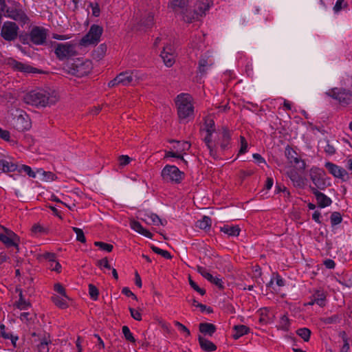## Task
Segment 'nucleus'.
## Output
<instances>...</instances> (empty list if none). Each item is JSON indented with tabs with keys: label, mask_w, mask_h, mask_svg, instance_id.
<instances>
[{
	"label": "nucleus",
	"mask_w": 352,
	"mask_h": 352,
	"mask_svg": "<svg viewBox=\"0 0 352 352\" xmlns=\"http://www.w3.org/2000/svg\"><path fill=\"white\" fill-rule=\"evenodd\" d=\"M23 100L28 104L37 107H45L54 104L58 100V96L55 91L36 89L26 94Z\"/></svg>",
	"instance_id": "f257e3e1"
},
{
	"label": "nucleus",
	"mask_w": 352,
	"mask_h": 352,
	"mask_svg": "<svg viewBox=\"0 0 352 352\" xmlns=\"http://www.w3.org/2000/svg\"><path fill=\"white\" fill-rule=\"evenodd\" d=\"M67 70L72 75L82 77L89 74L92 69V63L89 60L77 59L67 65Z\"/></svg>",
	"instance_id": "f03ea898"
},
{
	"label": "nucleus",
	"mask_w": 352,
	"mask_h": 352,
	"mask_svg": "<svg viewBox=\"0 0 352 352\" xmlns=\"http://www.w3.org/2000/svg\"><path fill=\"white\" fill-rule=\"evenodd\" d=\"M177 113L180 119H186L193 113L194 107L189 94H181L176 100Z\"/></svg>",
	"instance_id": "7ed1b4c3"
},
{
	"label": "nucleus",
	"mask_w": 352,
	"mask_h": 352,
	"mask_svg": "<svg viewBox=\"0 0 352 352\" xmlns=\"http://www.w3.org/2000/svg\"><path fill=\"white\" fill-rule=\"evenodd\" d=\"M137 71H126L119 74L114 79L108 83L109 87L122 85L123 86H128L130 85H134L138 82L139 76Z\"/></svg>",
	"instance_id": "20e7f679"
},
{
	"label": "nucleus",
	"mask_w": 352,
	"mask_h": 352,
	"mask_svg": "<svg viewBox=\"0 0 352 352\" xmlns=\"http://www.w3.org/2000/svg\"><path fill=\"white\" fill-rule=\"evenodd\" d=\"M161 177L165 182L180 184L184 178V173L176 166L168 164L162 170Z\"/></svg>",
	"instance_id": "39448f33"
},
{
	"label": "nucleus",
	"mask_w": 352,
	"mask_h": 352,
	"mask_svg": "<svg viewBox=\"0 0 352 352\" xmlns=\"http://www.w3.org/2000/svg\"><path fill=\"white\" fill-rule=\"evenodd\" d=\"M5 12L6 16L17 21L20 25H23L30 21L29 17L25 13L19 4H14L11 6L2 7Z\"/></svg>",
	"instance_id": "423d86ee"
},
{
	"label": "nucleus",
	"mask_w": 352,
	"mask_h": 352,
	"mask_svg": "<svg viewBox=\"0 0 352 352\" xmlns=\"http://www.w3.org/2000/svg\"><path fill=\"white\" fill-rule=\"evenodd\" d=\"M326 95L338 100L343 106L352 103V91L344 88H333L327 91Z\"/></svg>",
	"instance_id": "0eeeda50"
},
{
	"label": "nucleus",
	"mask_w": 352,
	"mask_h": 352,
	"mask_svg": "<svg viewBox=\"0 0 352 352\" xmlns=\"http://www.w3.org/2000/svg\"><path fill=\"white\" fill-rule=\"evenodd\" d=\"M102 32V27L95 24L92 25L89 32L80 41V44L82 46L97 45L100 41Z\"/></svg>",
	"instance_id": "6e6552de"
},
{
	"label": "nucleus",
	"mask_w": 352,
	"mask_h": 352,
	"mask_svg": "<svg viewBox=\"0 0 352 352\" xmlns=\"http://www.w3.org/2000/svg\"><path fill=\"white\" fill-rule=\"evenodd\" d=\"M54 53L60 60L74 56L77 54L75 45L69 43H57Z\"/></svg>",
	"instance_id": "1a4fd4ad"
},
{
	"label": "nucleus",
	"mask_w": 352,
	"mask_h": 352,
	"mask_svg": "<svg viewBox=\"0 0 352 352\" xmlns=\"http://www.w3.org/2000/svg\"><path fill=\"white\" fill-rule=\"evenodd\" d=\"M19 27L14 22L6 21L3 23L1 36L7 41H14L17 38Z\"/></svg>",
	"instance_id": "9d476101"
},
{
	"label": "nucleus",
	"mask_w": 352,
	"mask_h": 352,
	"mask_svg": "<svg viewBox=\"0 0 352 352\" xmlns=\"http://www.w3.org/2000/svg\"><path fill=\"white\" fill-rule=\"evenodd\" d=\"M47 36V30L40 26H34L30 32L31 42L37 45H43Z\"/></svg>",
	"instance_id": "9b49d317"
},
{
	"label": "nucleus",
	"mask_w": 352,
	"mask_h": 352,
	"mask_svg": "<svg viewBox=\"0 0 352 352\" xmlns=\"http://www.w3.org/2000/svg\"><path fill=\"white\" fill-rule=\"evenodd\" d=\"M310 179L313 184L315 185L314 188L317 190H324L327 188V184L324 179V172L318 168H312L310 170Z\"/></svg>",
	"instance_id": "f8f14e48"
},
{
	"label": "nucleus",
	"mask_w": 352,
	"mask_h": 352,
	"mask_svg": "<svg viewBox=\"0 0 352 352\" xmlns=\"http://www.w3.org/2000/svg\"><path fill=\"white\" fill-rule=\"evenodd\" d=\"M4 233H0V241L8 248L14 246L19 250V237L8 229L4 228Z\"/></svg>",
	"instance_id": "ddd939ff"
},
{
	"label": "nucleus",
	"mask_w": 352,
	"mask_h": 352,
	"mask_svg": "<svg viewBox=\"0 0 352 352\" xmlns=\"http://www.w3.org/2000/svg\"><path fill=\"white\" fill-rule=\"evenodd\" d=\"M324 166L334 177L340 179L344 182L348 179V173L342 167L330 162H326Z\"/></svg>",
	"instance_id": "4468645a"
},
{
	"label": "nucleus",
	"mask_w": 352,
	"mask_h": 352,
	"mask_svg": "<svg viewBox=\"0 0 352 352\" xmlns=\"http://www.w3.org/2000/svg\"><path fill=\"white\" fill-rule=\"evenodd\" d=\"M9 65L14 70L21 72L26 74L30 73H39V70L30 65L24 64L21 62L17 61L14 59H10L8 61Z\"/></svg>",
	"instance_id": "2eb2a0df"
},
{
	"label": "nucleus",
	"mask_w": 352,
	"mask_h": 352,
	"mask_svg": "<svg viewBox=\"0 0 352 352\" xmlns=\"http://www.w3.org/2000/svg\"><path fill=\"white\" fill-rule=\"evenodd\" d=\"M309 188L311 192L315 195L317 204L319 207L324 208L331 204V199L324 193L317 190L316 188L310 186Z\"/></svg>",
	"instance_id": "dca6fc26"
},
{
	"label": "nucleus",
	"mask_w": 352,
	"mask_h": 352,
	"mask_svg": "<svg viewBox=\"0 0 352 352\" xmlns=\"http://www.w3.org/2000/svg\"><path fill=\"white\" fill-rule=\"evenodd\" d=\"M160 56L167 67H171L175 61V55L170 45L164 47Z\"/></svg>",
	"instance_id": "f3484780"
},
{
	"label": "nucleus",
	"mask_w": 352,
	"mask_h": 352,
	"mask_svg": "<svg viewBox=\"0 0 352 352\" xmlns=\"http://www.w3.org/2000/svg\"><path fill=\"white\" fill-rule=\"evenodd\" d=\"M15 127L18 131L28 130L31 127V123L27 115H19L15 120Z\"/></svg>",
	"instance_id": "a211bd4d"
},
{
	"label": "nucleus",
	"mask_w": 352,
	"mask_h": 352,
	"mask_svg": "<svg viewBox=\"0 0 352 352\" xmlns=\"http://www.w3.org/2000/svg\"><path fill=\"white\" fill-rule=\"evenodd\" d=\"M188 0H172L170 7L177 14H184V10L188 12Z\"/></svg>",
	"instance_id": "6ab92c4d"
},
{
	"label": "nucleus",
	"mask_w": 352,
	"mask_h": 352,
	"mask_svg": "<svg viewBox=\"0 0 352 352\" xmlns=\"http://www.w3.org/2000/svg\"><path fill=\"white\" fill-rule=\"evenodd\" d=\"M130 227L133 230L136 231L137 232L140 233V234L151 239L153 236V234L149 232L148 230L144 229L142 226L140 224V223L138 221L133 220L130 222Z\"/></svg>",
	"instance_id": "aec40b11"
},
{
	"label": "nucleus",
	"mask_w": 352,
	"mask_h": 352,
	"mask_svg": "<svg viewBox=\"0 0 352 352\" xmlns=\"http://www.w3.org/2000/svg\"><path fill=\"white\" fill-rule=\"evenodd\" d=\"M198 340L201 349L204 351L211 352L217 349V346L213 342L201 336H199Z\"/></svg>",
	"instance_id": "412c9836"
},
{
	"label": "nucleus",
	"mask_w": 352,
	"mask_h": 352,
	"mask_svg": "<svg viewBox=\"0 0 352 352\" xmlns=\"http://www.w3.org/2000/svg\"><path fill=\"white\" fill-rule=\"evenodd\" d=\"M211 3L212 0H198L195 10L202 16L209 10Z\"/></svg>",
	"instance_id": "4be33fe9"
},
{
	"label": "nucleus",
	"mask_w": 352,
	"mask_h": 352,
	"mask_svg": "<svg viewBox=\"0 0 352 352\" xmlns=\"http://www.w3.org/2000/svg\"><path fill=\"white\" fill-rule=\"evenodd\" d=\"M199 331L205 335L212 336L216 331V326L212 323L201 322L199 325Z\"/></svg>",
	"instance_id": "5701e85b"
},
{
	"label": "nucleus",
	"mask_w": 352,
	"mask_h": 352,
	"mask_svg": "<svg viewBox=\"0 0 352 352\" xmlns=\"http://www.w3.org/2000/svg\"><path fill=\"white\" fill-rule=\"evenodd\" d=\"M17 164L6 160H0V170L4 173L14 172L17 169Z\"/></svg>",
	"instance_id": "b1692460"
},
{
	"label": "nucleus",
	"mask_w": 352,
	"mask_h": 352,
	"mask_svg": "<svg viewBox=\"0 0 352 352\" xmlns=\"http://www.w3.org/2000/svg\"><path fill=\"white\" fill-rule=\"evenodd\" d=\"M220 230L228 236H236L239 235L240 228L238 226L224 225L220 228Z\"/></svg>",
	"instance_id": "393cba45"
},
{
	"label": "nucleus",
	"mask_w": 352,
	"mask_h": 352,
	"mask_svg": "<svg viewBox=\"0 0 352 352\" xmlns=\"http://www.w3.org/2000/svg\"><path fill=\"white\" fill-rule=\"evenodd\" d=\"M179 15L182 16L184 21L187 23H191L193 20H197L201 16L195 10L192 11L188 8V12L184 10V14H180Z\"/></svg>",
	"instance_id": "a878e982"
},
{
	"label": "nucleus",
	"mask_w": 352,
	"mask_h": 352,
	"mask_svg": "<svg viewBox=\"0 0 352 352\" xmlns=\"http://www.w3.org/2000/svg\"><path fill=\"white\" fill-rule=\"evenodd\" d=\"M170 142L175 143V145L173 146V148L178 154H181V153L188 151L190 148V144L188 142H179L173 140H170Z\"/></svg>",
	"instance_id": "bb28decb"
},
{
	"label": "nucleus",
	"mask_w": 352,
	"mask_h": 352,
	"mask_svg": "<svg viewBox=\"0 0 352 352\" xmlns=\"http://www.w3.org/2000/svg\"><path fill=\"white\" fill-rule=\"evenodd\" d=\"M230 131L226 128H223L222 131V139L220 144V146L221 150L225 151L228 148V145L230 144Z\"/></svg>",
	"instance_id": "cd10ccee"
},
{
	"label": "nucleus",
	"mask_w": 352,
	"mask_h": 352,
	"mask_svg": "<svg viewBox=\"0 0 352 352\" xmlns=\"http://www.w3.org/2000/svg\"><path fill=\"white\" fill-rule=\"evenodd\" d=\"M314 302L322 307L325 305L326 295L322 291L317 290L313 295Z\"/></svg>",
	"instance_id": "c85d7f7f"
},
{
	"label": "nucleus",
	"mask_w": 352,
	"mask_h": 352,
	"mask_svg": "<svg viewBox=\"0 0 352 352\" xmlns=\"http://www.w3.org/2000/svg\"><path fill=\"white\" fill-rule=\"evenodd\" d=\"M285 155L289 162L294 164H298V162L300 159L298 157L297 153L289 147L286 148Z\"/></svg>",
	"instance_id": "c756f323"
},
{
	"label": "nucleus",
	"mask_w": 352,
	"mask_h": 352,
	"mask_svg": "<svg viewBox=\"0 0 352 352\" xmlns=\"http://www.w3.org/2000/svg\"><path fill=\"white\" fill-rule=\"evenodd\" d=\"M234 330L235 331V333L233 335V338L236 340L240 337L247 334L250 329L247 326L241 324L234 326Z\"/></svg>",
	"instance_id": "7c9ffc66"
},
{
	"label": "nucleus",
	"mask_w": 352,
	"mask_h": 352,
	"mask_svg": "<svg viewBox=\"0 0 352 352\" xmlns=\"http://www.w3.org/2000/svg\"><path fill=\"white\" fill-rule=\"evenodd\" d=\"M289 177L294 186L301 187L304 185V179L296 172L291 171L289 173Z\"/></svg>",
	"instance_id": "2f4dec72"
},
{
	"label": "nucleus",
	"mask_w": 352,
	"mask_h": 352,
	"mask_svg": "<svg viewBox=\"0 0 352 352\" xmlns=\"http://www.w3.org/2000/svg\"><path fill=\"white\" fill-rule=\"evenodd\" d=\"M144 221L148 224H153L155 226L164 225L163 221L156 214L153 213L146 215V218Z\"/></svg>",
	"instance_id": "473e14b6"
},
{
	"label": "nucleus",
	"mask_w": 352,
	"mask_h": 352,
	"mask_svg": "<svg viewBox=\"0 0 352 352\" xmlns=\"http://www.w3.org/2000/svg\"><path fill=\"white\" fill-rule=\"evenodd\" d=\"M15 306L21 310H26L31 306V304L24 299L22 291L19 292V300L15 302Z\"/></svg>",
	"instance_id": "72a5a7b5"
},
{
	"label": "nucleus",
	"mask_w": 352,
	"mask_h": 352,
	"mask_svg": "<svg viewBox=\"0 0 352 352\" xmlns=\"http://www.w3.org/2000/svg\"><path fill=\"white\" fill-rule=\"evenodd\" d=\"M154 23V16L152 13H148L140 21V26L144 28H151Z\"/></svg>",
	"instance_id": "f704fd0d"
},
{
	"label": "nucleus",
	"mask_w": 352,
	"mask_h": 352,
	"mask_svg": "<svg viewBox=\"0 0 352 352\" xmlns=\"http://www.w3.org/2000/svg\"><path fill=\"white\" fill-rule=\"evenodd\" d=\"M67 298L63 296H54L52 297L53 302L60 309H66L68 307V304L66 300Z\"/></svg>",
	"instance_id": "c9c22d12"
},
{
	"label": "nucleus",
	"mask_w": 352,
	"mask_h": 352,
	"mask_svg": "<svg viewBox=\"0 0 352 352\" xmlns=\"http://www.w3.org/2000/svg\"><path fill=\"white\" fill-rule=\"evenodd\" d=\"M211 223V219L208 216H204L202 219L197 221L196 226L200 229L206 230L207 228H210Z\"/></svg>",
	"instance_id": "e433bc0d"
},
{
	"label": "nucleus",
	"mask_w": 352,
	"mask_h": 352,
	"mask_svg": "<svg viewBox=\"0 0 352 352\" xmlns=\"http://www.w3.org/2000/svg\"><path fill=\"white\" fill-rule=\"evenodd\" d=\"M0 337L4 339H10L14 346L16 345V342L18 340L17 336L14 337L6 331V326L3 324H0Z\"/></svg>",
	"instance_id": "4c0bfd02"
},
{
	"label": "nucleus",
	"mask_w": 352,
	"mask_h": 352,
	"mask_svg": "<svg viewBox=\"0 0 352 352\" xmlns=\"http://www.w3.org/2000/svg\"><path fill=\"white\" fill-rule=\"evenodd\" d=\"M320 320L325 324H336L340 322L341 318L340 315L335 314L329 317L322 318Z\"/></svg>",
	"instance_id": "58836bf2"
},
{
	"label": "nucleus",
	"mask_w": 352,
	"mask_h": 352,
	"mask_svg": "<svg viewBox=\"0 0 352 352\" xmlns=\"http://www.w3.org/2000/svg\"><path fill=\"white\" fill-rule=\"evenodd\" d=\"M296 333L303 339L305 342H307L310 338L311 331L308 328H300L296 331Z\"/></svg>",
	"instance_id": "ea45409f"
},
{
	"label": "nucleus",
	"mask_w": 352,
	"mask_h": 352,
	"mask_svg": "<svg viewBox=\"0 0 352 352\" xmlns=\"http://www.w3.org/2000/svg\"><path fill=\"white\" fill-rule=\"evenodd\" d=\"M210 64L208 63V60L206 58H201L199 60V72L201 74H204L206 72L208 67Z\"/></svg>",
	"instance_id": "a19ab883"
},
{
	"label": "nucleus",
	"mask_w": 352,
	"mask_h": 352,
	"mask_svg": "<svg viewBox=\"0 0 352 352\" xmlns=\"http://www.w3.org/2000/svg\"><path fill=\"white\" fill-rule=\"evenodd\" d=\"M330 219H331V226H335L342 222V216L340 212H333L331 214Z\"/></svg>",
	"instance_id": "79ce46f5"
},
{
	"label": "nucleus",
	"mask_w": 352,
	"mask_h": 352,
	"mask_svg": "<svg viewBox=\"0 0 352 352\" xmlns=\"http://www.w3.org/2000/svg\"><path fill=\"white\" fill-rule=\"evenodd\" d=\"M94 245L102 250L106 251L107 252H111L113 248V246L111 244L106 243L102 241H96L94 242Z\"/></svg>",
	"instance_id": "37998d69"
},
{
	"label": "nucleus",
	"mask_w": 352,
	"mask_h": 352,
	"mask_svg": "<svg viewBox=\"0 0 352 352\" xmlns=\"http://www.w3.org/2000/svg\"><path fill=\"white\" fill-rule=\"evenodd\" d=\"M289 327V320L288 317L283 315L280 320L279 329L283 331H288Z\"/></svg>",
	"instance_id": "c03bdc74"
},
{
	"label": "nucleus",
	"mask_w": 352,
	"mask_h": 352,
	"mask_svg": "<svg viewBox=\"0 0 352 352\" xmlns=\"http://www.w3.org/2000/svg\"><path fill=\"white\" fill-rule=\"evenodd\" d=\"M197 272L209 282L213 278V276L208 272V270L201 266H197Z\"/></svg>",
	"instance_id": "a18cd8bd"
},
{
	"label": "nucleus",
	"mask_w": 352,
	"mask_h": 352,
	"mask_svg": "<svg viewBox=\"0 0 352 352\" xmlns=\"http://www.w3.org/2000/svg\"><path fill=\"white\" fill-rule=\"evenodd\" d=\"M122 333L124 336V338L126 340L131 342H135V339L134 338L133 334L130 331L129 328L127 326H123L122 328Z\"/></svg>",
	"instance_id": "49530a36"
},
{
	"label": "nucleus",
	"mask_w": 352,
	"mask_h": 352,
	"mask_svg": "<svg viewBox=\"0 0 352 352\" xmlns=\"http://www.w3.org/2000/svg\"><path fill=\"white\" fill-rule=\"evenodd\" d=\"M72 230L76 234V240L81 242V243H85L86 242V238L85 236L84 232L82 229L73 227Z\"/></svg>",
	"instance_id": "de8ad7c7"
},
{
	"label": "nucleus",
	"mask_w": 352,
	"mask_h": 352,
	"mask_svg": "<svg viewBox=\"0 0 352 352\" xmlns=\"http://www.w3.org/2000/svg\"><path fill=\"white\" fill-rule=\"evenodd\" d=\"M204 125L206 133L214 131V122L212 118H206L205 120Z\"/></svg>",
	"instance_id": "09e8293b"
},
{
	"label": "nucleus",
	"mask_w": 352,
	"mask_h": 352,
	"mask_svg": "<svg viewBox=\"0 0 352 352\" xmlns=\"http://www.w3.org/2000/svg\"><path fill=\"white\" fill-rule=\"evenodd\" d=\"M322 143L325 144V146H324V152L327 154H328L329 155H332L336 153V148H335V147L333 145L330 144L329 140H324Z\"/></svg>",
	"instance_id": "8fccbe9b"
},
{
	"label": "nucleus",
	"mask_w": 352,
	"mask_h": 352,
	"mask_svg": "<svg viewBox=\"0 0 352 352\" xmlns=\"http://www.w3.org/2000/svg\"><path fill=\"white\" fill-rule=\"evenodd\" d=\"M89 294L91 299L94 300H96L98 299L99 292L95 285L92 284L89 285Z\"/></svg>",
	"instance_id": "3c124183"
},
{
	"label": "nucleus",
	"mask_w": 352,
	"mask_h": 352,
	"mask_svg": "<svg viewBox=\"0 0 352 352\" xmlns=\"http://www.w3.org/2000/svg\"><path fill=\"white\" fill-rule=\"evenodd\" d=\"M188 282L190 287L195 289L196 292L199 293L201 296H204L206 294V290L200 288L197 284L191 278L190 276L188 277Z\"/></svg>",
	"instance_id": "603ef678"
},
{
	"label": "nucleus",
	"mask_w": 352,
	"mask_h": 352,
	"mask_svg": "<svg viewBox=\"0 0 352 352\" xmlns=\"http://www.w3.org/2000/svg\"><path fill=\"white\" fill-rule=\"evenodd\" d=\"M51 342V341L47 340L45 338L43 339L41 342V343L38 345V352H49L48 344Z\"/></svg>",
	"instance_id": "864d4df0"
},
{
	"label": "nucleus",
	"mask_w": 352,
	"mask_h": 352,
	"mask_svg": "<svg viewBox=\"0 0 352 352\" xmlns=\"http://www.w3.org/2000/svg\"><path fill=\"white\" fill-rule=\"evenodd\" d=\"M21 170L24 171L29 177L32 178L36 177V175L37 173V172L35 173L29 166L27 165H22L20 171Z\"/></svg>",
	"instance_id": "5fc2aeb1"
},
{
	"label": "nucleus",
	"mask_w": 352,
	"mask_h": 352,
	"mask_svg": "<svg viewBox=\"0 0 352 352\" xmlns=\"http://www.w3.org/2000/svg\"><path fill=\"white\" fill-rule=\"evenodd\" d=\"M346 6H347V3L344 2V0H338L336 2V4L333 7V11L336 13H338L342 9V8L346 7Z\"/></svg>",
	"instance_id": "6e6d98bb"
},
{
	"label": "nucleus",
	"mask_w": 352,
	"mask_h": 352,
	"mask_svg": "<svg viewBox=\"0 0 352 352\" xmlns=\"http://www.w3.org/2000/svg\"><path fill=\"white\" fill-rule=\"evenodd\" d=\"M170 157L181 159L184 164H187V162L184 159L183 155L182 154H178L176 151H167L166 153L165 157Z\"/></svg>",
	"instance_id": "4d7b16f0"
},
{
	"label": "nucleus",
	"mask_w": 352,
	"mask_h": 352,
	"mask_svg": "<svg viewBox=\"0 0 352 352\" xmlns=\"http://www.w3.org/2000/svg\"><path fill=\"white\" fill-rule=\"evenodd\" d=\"M241 148L239 150V154H243L247 152L248 142L243 136L240 137Z\"/></svg>",
	"instance_id": "13d9d810"
},
{
	"label": "nucleus",
	"mask_w": 352,
	"mask_h": 352,
	"mask_svg": "<svg viewBox=\"0 0 352 352\" xmlns=\"http://www.w3.org/2000/svg\"><path fill=\"white\" fill-rule=\"evenodd\" d=\"M129 311L131 317L135 320L140 321L142 320V314L140 312L133 308L129 307Z\"/></svg>",
	"instance_id": "bf43d9fd"
},
{
	"label": "nucleus",
	"mask_w": 352,
	"mask_h": 352,
	"mask_svg": "<svg viewBox=\"0 0 352 352\" xmlns=\"http://www.w3.org/2000/svg\"><path fill=\"white\" fill-rule=\"evenodd\" d=\"M54 290L64 298H68L65 288L60 283H56L54 285Z\"/></svg>",
	"instance_id": "052dcab7"
},
{
	"label": "nucleus",
	"mask_w": 352,
	"mask_h": 352,
	"mask_svg": "<svg viewBox=\"0 0 352 352\" xmlns=\"http://www.w3.org/2000/svg\"><path fill=\"white\" fill-rule=\"evenodd\" d=\"M120 165L122 166H126L130 163L131 158L128 155H120L118 157Z\"/></svg>",
	"instance_id": "680f3d73"
},
{
	"label": "nucleus",
	"mask_w": 352,
	"mask_h": 352,
	"mask_svg": "<svg viewBox=\"0 0 352 352\" xmlns=\"http://www.w3.org/2000/svg\"><path fill=\"white\" fill-rule=\"evenodd\" d=\"M211 283L215 285L218 288L223 289L224 288L223 282L221 278L219 277H214L210 281Z\"/></svg>",
	"instance_id": "e2e57ef3"
},
{
	"label": "nucleus",
	"mask_w": 352,
	"mask_h": 352,
	"mask_svg": "<svg viewBox=\"0 0 352 352\" xmlns=\"http://www.w3.org/2000/svg\"><path fill=\"white\" fill-rule=\"evenodd\" d=\"M37 173L46 177L45 181L54 180V174L51 172H45L41 169L37 170Z\"/></svg>",
	"instance_id": "0e129e2a"
},
{
	"label": "nucleus",
	"mask_w": 352,
	"mask_h": 352,
	"mask_svg": "<svg viewBox=\"0 0 352 352\" xmlns=\"http://www.w3.org/2000/svg\"><path fill=\"white\" fill-rule=\"evenodd\" d=\"M174 324L176 327H177L179 329L180 331L186 333V336H190V332L189 329L186 326H184V324H182V323H180L178 321H175Z\"/></svg>",
	"instance_id": "69168bd1"
},
{
	"label": "nucleus",
	"mask_w": 352,
	"mask_h": 352,
	"mask_svg": "<svg viewBox=\"0 0 352 352\" xmlns=\"http://www.w3.org/2000/svg\"><path fill=\"white\" fill-rule=\"evenodd\" d=\"M97 265L100 267H104V268H107L108 270L111 269V266L109 263L107 258H104L98 261Z\"/></svg>",
	"instance_id": "338daca9"
},
{
	"label": "nucleus",
	"mask_w": 352,
	"mask_h": 352,
	"mask_svg": "<svg viewBox=\"0 0 352 352\" xmlns=\"http://www.w3.org/2000/svg\"><path fill=\"white\" fill-rule=\"evenodd\" d=\"M0 138L6 141H9L10 138V132L0 127Z\"/></svg>",
	"instance_id": "774afa93"
}]
</instances>
